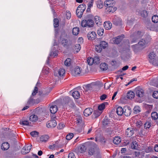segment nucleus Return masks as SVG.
<instances>
[{"label":"nucleus","mask_w":158,"mask_h":158,"mask_svg":"<svg viewBox=\"0 0 158 158\" xmlns=\"http://www.w3.org/2000/svg\"><path fill=\"white\" fill-rule=\"evenodd\" d=\"M94 24V22L91 19L87 20H83L81 22V25L83 27H93Z\"/></svg>","instance_id":"1"},{"label":"nucleus","mask_w":158,"mask_h":158,"mask_svg":"<svg viewBox=\"0 0 158 158\" xmlns=\"http://www.w3.org/2000/svg\"><path fill=\"white\" fill-rule=\"evenodd\" d=\"M135 92L136 96L142 97L144 94L143 90L140 87H137L135 89Z\"/></svg>","instance_id":"2"},{"label":"nucleus","mask_w":158,"mask_h":158,"mask_svg":"<svg viewBox=\"0 0 158 158\" xmlns=\"http://www.w3.org/2000/svg\"><path fill=\"white\" fill-rule=\"evenodd\" d=\"M32 147V145L27 144L23 147L21 150V153L23 154H26L28 153L30 151Z\"/></svg>","instance_id":"3"},{"label":"nucleus","mask_w":158,"mask_h":158,"mask_svg":"<svg viewBox=\"0 0 158 158\" xmlns=\"http://www.w3.org/2000/svg\"><path fill=\"white\" fill-rule=\"evenodd\" d=\"M57 125V123L55 119H52L51 118V119L48 121L47 123V127H54Z\"/></svg>","instance_id":"4"},{"label":"nucleus","mask_w":158,"mask_h":158,"mask_svg":"<svg viewBox=\"0 0 158 158\" xmlns=\"http://www.w3.org/2000/svg\"><path fill=\"white\" fill-rule=\"evenodd\" d=\"M131 113V108L129 106H125L123 107V114L126 116H129Z\"/></svg>","instance_id":"5"},{"label":"nucleus","mask_w":158,"mask_h":158,"mask_svg":"<svg viewBox=\"0 0 158 158\" xmlns=\"http://www.w3.org/2000/svg\"><path fill=\"white\" fill-rule=\"evenodd\" d=\"M112 22L116 26H120L122 24V20L121 19L115 16L113 18Z\"/></svg>","instance_id":"6"},{"label":"nucleus","mask_w":158,"mask_h":158,"mask_svg":"<svg viewBox=\"0 0 158 158\" xmlns=\"http://www.w3.org/2000/svg\"><path fill=\"white\" fill-rule=\"evenodd\" d=\"M124 37V35H122L114 38L113 40L114 43L116 44H119Z\"/></svg>","instance_id":"7"},{"label":"nucleus","mask_w":158,"mask_h":158,"mask_svg":"<svg viewBox=\"0 0 158 158\" xmlns=\"http://www.w3.org/2000/svg\"><path fill=\"white\" fill-rule=\"evenodd\" d=\"M97 35L94 32L92 31L89 32L87 34V37L89 40H94L96 37Z\"/></svg>","instance_id":"8"},{"label":"nucleus","mask_w":158,"mask_h":158,"mask_svg":"<svg viewBox=\"0 0 158 158\" xmlns=\"http://www.w3.org/2000/svg\"><path fill=\"white\" fill-rule=\"evenodd\" d=\"M81 70V69L80 67L78 66H77L72 71V74L73 76H76L80 73Z\"/></svg>","instance_id":"9"},{"label":"nucleus","mask_w":158,"mask_h":158,"mask_svg":"<svg viewBox=\"0 0 158 158\" xmlns=\"http://www.w3.org/2000/svg\"><path fill=\"white\" fill-rule=\"evenodd\" d=\"M117 8L114 6H109L106 8L105 11L107 13H113L116 10Z\"/></svg>","instance_id":"10"},{"label":"nucleus","mask_w":158,"mask_h":158,"mask_svg":"<svg viewBox=\"0 0 158 158\" xmlns=\"http://www.w3.org/2000/svg\"><path fill=\"white\" fill-rule=\"evenodd\" d=\"M104 5L106 7L109 6H114V0H106L105 1Z\"/></svg>","instance_id":"11"},{"label":"nucleus","mask_w":158,"mask_h":158,"mask_svg":"<svg viewBox=\"0 0 158 158\" xmlns=\"http://www.w3.org/2000/svg\"><path fill=\"white\" fill-rule=\"evenodd\" d=\"M127 43L126 44H124L123 45L122 47V50L123 51H126V52H129L130 51V45L129 43L128 40H127Z\"/></svg>","instance_id":"12"},{"label":"nucleus","mask_w":158,"mask_h":158,"mask_svg":"<svg viewBox=\"0 0 158 158\" xmlns=\"http://www.w3.org/2000/svg\"><path fill=\"white\" fill-rule=\"evenodd\" d=\"M134 133V131L132 128H128L126 130L125 135L127 137L131 136Z\"/></svg>","instance_id":"13"},{"label":"nucleus","mask_w":158,"mask_h":158,"mask_svg":"<svg viewBox=\"0 0 158 158\" xmlns=\"http://www.w3.org/2000/svg\"><path fill=\"white\" fill-rule=\"evenodd\" d=\"M136 33V32L135 31L133 34H132L130 36L131 39V43L135 42L139 38V36H137L138 34Z\"/></svg>","instance_id":"14"},{"label":"nucleus","mask_w":158,"mask_h":158,"mask_svg":"<svg viewBox=\"0 0 158 158\" xmlns=\"http://www.w3.org/2000/svg\"><path fill=\"white\" fill-rule=\"evenodd\" d=\"M90 145L89 143H86L81 145L80 150L81 153L85 152L87 146H89Z\"/></svg>","instance_id":"15"},{"label":"nucleus","mask_w":158,"mask_h":158,"mask_svg":"<svg viewBox=\"0 0 158 158\" xmlns=\"http://www.w3.org/2000/svg\"><path fill=\"white\" fill-rule=\"evenodd\" d=\"M93 112V110L91 108H87L84 111V114L85 116L90 115Z\"/></svg>","instance_id":"16"},{"label":"nucleus","mask_w":158,"mask_h":158,"mask_svg":"<svg viewBox=\"0 0 158 158\" xmlns=\"http://www.w3.org/2000/svg\"><path fill=\"white\" fill-rule=\"evenodd\" d=\"M102 111H100L98 109L94 110V113L92 115L93 118L95 119L99 116L102 113Z\"/></svg>","instance_id":"17"},{"label":"nucleus","mask_w":158,"mask_h":158,"mask_svg":"<svg viewBox=\"0 0 158 158\" xmlns=\"http://www.w3.org/2000/svg\"><path fill=\"white\" fill-rule=\"evenodd\" d=\"M19 123L21 125L24 126H31V123H29V122L26 120H20Z\"/></svg>","instance_id":"18"},{"label":"nucleus","mask_w":158,"mask_h":158,"mask_svg":"<svg viewBox=\"0 0 158 158\" xmlns=\"http://www.w3.org/2000/svg\"><path fill=\"white\" fill-rule=\"evenodd\" d=\"M57 107L56 105H52L50 107V111L52 114H54L57 111Z\"/></svg>","instance_id":"19"},{"label":"nucleus","mask_w":158,"mask_h":158,"mask_svg":"<svg viewBox=\"0 0 158 158\" xmlns=\"http://www.w3.org/2000/svg\"><path fill=\"white\" fill-rule=\"evenodd\" d=\"M112 23L109 21L104 22V27L106 30L110 29L112 27Z\"/></svg>","instance_id":"20"},{"label":"nucleus","mask_w":158,"mask_h":158,"mask_svg":"<svg viewBox=\"0 0 158 158\" xmlns=\"http://www.w3.org/2000/svg\"><path fill=\"white\" fill-rule=\"evenodd\" d=\"M116 113L119 116H121L123 114V108L119 106L116 109Z\"/></svg>","instance_id":"21"},{"label":"nucleus","mask_w":158,"mask_h":158,"mask_svg":"<svg viewBox=\"0 0 158 158\" xmlns=\"http://www.w3.org/2000/svg\"><path fill=\"white\" fill-rule=\"evenodd\" d=\"M10 147L9 143L7 142H5L3 143L1 146L2 149L5 150H7Z\"/></svg>","instance_id":"22"},{"label":"nucleus","mask_w":158,"mask_h":158,"mask_svg":"<svg viewBox=\"0 0 158 158\" xmlns=\"http://www.w3.org/2000/svg\"><path fill=\"white\" fill-rule=\"evenodd\" d=\"M156 56L154 52H151L149 55V61L150 63H152L153 60H154Z\"/></svg>","instance_id":"23"},{"label":"nucleus","mask_w":158,"mask_h":158,"mask_svg":"<svg viewBox=\"0 0 158 158\" xmlns=\"http://www.w3.org/2000/svg\"><path fill=\"white\" fill-rule=\"evenodd\" d=\"M108 104L107 102H105L102 103L98 106V110L100 111H102V110H103L105 109V105H107Z\"/></svg>","instance_id":"24"},{"label":"nucleus","mask_w":158,"mask_h":158,"mask_svg":"<svg viewBox=\"0 0 158 158\" xmlns=\"http://www.w3.org/2000/svg\"><path fill=\"white\" fill-rule=\"evenodd\" d=\"M127 96L128 98L131 99L134 98L135 93L132 91H129L127 94Z\"/></svg>","instance_id":"25"},{"label":"nucleus","mask_w":158,"mask_h":158,"mask_svg":"<svg viewBox=\"0 0 158 158\" xmlns=\"http://www.w3.org/2000/svg\"><path fill=\"white\" fill-rule=\"evenodd\" d=\"M148 43V41L144 39H142L138 43L139 45L141 46H144Z\"/></svg>","instance_id":"26"},{"label":"nucleus","mask_w":158,"mask_h":158,"mask_svg":"<svg viewBox=\"0 0 158 158\" xmlns=\"http://www.w3.org/2000/svg\"><path fill=\"white\" fill-rule=\"evenodd\" d=\"M100 68L102 70H106L108 68V65L106 63H102L100 65Z\"/></svg>","instance_id":"27"},{"label":"nucleus","mask_w":158,"mask_h":158,"mask_svg":"<svg viewBox=\"0 0 158 158\" xmlns=\"http://www.w3.org/2000/svg\"><path fill=\"white\" fill-rule=\"evenodd\" d=\"M72 96L75 99H78L80 96L79 92L77 91H75L72 93Z\"/></svg>","instance_id":"28"},{"label":"nucleus","mask_w":158,"mask_h":158,"mask_svg":"<svg viewBox=\"0 0 158 158\" xmlns=\"http://www.w3.org/2000/svg\"><path fill=\"white\" fill-rule=\"evenodd\" d=\"M94 19L95 23L98 26L101 24V19L98 16H95L94 17Z\"/></svg>","instance_id":"29"},{"label":"nucleus","mask_w":158,"mask_h":158,"mask_svg":"<svg viewBox=\"0 0 158 158\" xmlns=\"http://www.w3.org/2000/svg\"><path fill=\"white\" fill-rule=\"evenodd\" d=\"M141 111V108L139 106H135L133 110V112L135 114H139Z\"/></svg>","instance_id":"30"},{"label":"nucleus","mask_w":158,"mask_h":158,"mask_svg":"<svg viewBox=\"0 0 158 158\" xmlns=\"http://www.w3.org/2000/svg\"><path fill=\"white\" fill-rule=\"evenodd\" d=\"M38 119V117L35 114H32L30 117V120L32 122H35Z\"/></svg>","instance_id":"31"},{"label":"nucleus","mask_w":158,"mask_h":158,"mask_svg":"<svg viewBox=\"0 0 158 158\" xmlns=\"http://www.w3.org/2000/svg\"><path fill=\"white\" fill-rule=\"evenodd\" d=\"M120 138L118 137H115L113 140V143L116 144H118L121 142Z\"/></svg>","instance_id":"32"},{"label":"nucleus","mask_w":158,"mask_h":158,"mask_svg":"<svg viewBox=\"0 0 158 158\" xmlns=\"http://www.w3.org/2000/svg\"><path fill=\"white\" fill-rule=\"evenodd\" d=\"M49 138V136L48 135H44L40 137V141L42 142H46Z\"/></svg>","instance_id":"33"},{"label":"nucleus","mask_w":158,"mask_h":158,"mask_svg":"<svg viewBox=\"0 0 158 158\" xmlns=\"http://www.w3.org/2000/svg\"><path fill=\"white\" fill-rule=\"evenodd\" d=\"M84 11H82L80 9H77L76 13L77 17L79 18H81L82 17Z\"/></svg>","instance_id":"34"},{"label":"nucleus","mask_w":158,"mask_h":158,"mask_svg":"<svg viewBox=\"0 0 158 158\" xmlns=\"http://www.w3.org/2000/svg\"><path fill=\"white\" fill-rule=\"evenodd\" d=\"M79 28L77 27H75L73 29L72 32L74 35H77L79 34Z\"/></svg>","instance_id":"35"},{"label":"nucleus","mask_w":158,"mask_h":158,"mask_svg":"<svg viewBox=\"0 0 158 158\" xmlns=\"http://www.w3.org/2000/svg\"><path fill=\"white\" fill-rule=\"evenodd\" d=\"M138 144L136 141H133L131 144V146L132 149H136L138 148Z\"/></svg>","instance_id":"36"},{"label":"nucleus","mask_w":158,"mask_h":158,"mask_svg":"<svg viewBox=\"0 0 158 158\" xmlns=\"http://www.w3.org/2000/svg\"><path fill=\"white\" fill-rule=\"evenodd\" d=\"M64 100L65 102L64 106L66 107H67V105L68 103H69L70 101L72 100L71 99L68 97H65Z\"/></svg>","instance_id":"37"},{"label":"nucleus","mask_w":158,"mask_h":158,"mask_svg":"<svg viewBox=\"0 0 158 158\" xmlns=\"http://www.w3.org/2000/svg\"><path fill=\"white\" fill-rule=\"evenodd\" d=\"M35 103V101L32 96H31L27 102L28 105H32Z\"/></svg>","instance_id":"38"},{"label":"nucleus","mask_w":158,"mask_h":158,"mask_svg":"<svg viewBox=\"0 0 158 158\" xmlns=\"http://www.w3.org/2000/svg\"><path fill=\"white\" fill-rule=\"evenodd\" d=\"M151 115L152 119L154 120H156L158 118V114L156 112H152Z\"/></svg>","instance_id":"39"},{"label":"nucleus","mask_w":158,"mask_h":158,"mask_svg":"<svg viewBox=\"0 0 158 158\" xmlns=\"http://www.w3.org/2000/svg\"><path fill=\"white\" fill-rule=\"evenodd\" d=\"M100 45L102 48H105L107 47L108 44L106 41H103L101 42Z\"/></svg>","instance_id":"40"},{"label":"nucleus","mask_w":158,"mask_h":158,"mask_svg":"<svg viewBox=\"0 0 158 158\" xmlns=\"http://www.w3.org/2000/svg\"><path fill=\"white\" fill-rule=\"evenodd\" d=\"M97 6L99 8H102L103 6L102 1L101 0H98L97 2Z\"/></svg>","instance_id":"41"},{"label":"nucleus","mask_w":158,"mask_h":158,"mask_svg":"<svg viewBox=\"0 0 158 158\" xmlns=\"http://www.w3.org/2000/svg\"><path fill=\"white\" fill-rule=\"evenodd\" d=\"M54 26L55 27H58L59 24V21L58 19L55 18L53 20Z\"/></svg>","instance_id":"42"},{"label":"nucleus","mask_w":158,"mask_h":158,"mask_svg":"<svg viewBox=\"0 0 158 158\" xmlns=\"http://www.w3.org/2000/svg\"><path fill=\"white\" fill-rule=\"evenodd\" d=\"M86 8V6L84 4H82L79 5L77 9H80L82 11H84Z\"/></svg>","instance_id":"43"},{"label":"nucleus","mask_w":158,"mask_h":158,"mask_svg":"<svg viewBox=\"0 0 158 158\" xmlns=\"http://www.w3.org/2000/svg\"><path fill=\"white\" fill-rule=\"evenodd\" d=\"M95 152L94 147H90L88 150V153L90 155H92Z\"/></svg>","instance_id":"44"},{"label":"nucleus","mask_w":158,"mask_h":158,"mask_svg":"<svg viewBox=\"0 0 158 158\" xmlns=\"http://www.w3.org/2000/svg\"><path fill=\"white\" fill-rule=\"evenodd\" d=\"M71 63V59L69 58H67L64 61V64L66 66H69Z\"/></svg>","instance_id":"45"},{"label":"nucleus","mask_w":158,"mask_h":158,"mask_svg":"<svg viewBox=\"0 0 158 158\" xmlns=\"http://www.w3.org/2000/svg\"><path fill=\"white\" fill-rule=\"evenodd\" d=\"M152 21L155 23H156L158 22V16L157 15H154L152 18Z\"/></svg>","instance_id":"46"},{"label":"nucleus","mask_w":158,"mask_h":158,"mask_svg":"<svg viewBox=\"0 0 158 158\" xmlns=\"http://www.w3.org/2000/svg\"><path fill=\"white\" fill-rule=\"evenodd\" d=\"M104 29L103 28H100L98 29L97 33L98 35L100 36L102 35L104 33Z\"/></svg>","instance_id":"47"},{"label":"nucleus","mask_w":158,"mask_h":158,"mask_svg":"<svg viewBox=\"0 0 158 158\" xmlns=\"http://www.w3.org/2000/svg\"><path fill=\"white\" fill-rule=\"evenodd\" d=\"M87 63L89 65H92L94 63V60L92 57L88 58L87 60Z\"/></svg>","instance_id":"48"},{"label":"nucleus","mask_w":158,"mask_h":158,"mask_svg":"<svg viewBox=\"0 0 158 158\" xmlns=\"http://www.w3.org/2000/svg\"><path fill=\"white\" fill-rule=\"evenodd\" d=\"M102 48L100 45H96L95 46V50L97 52H101L102 51Z\"/></svg>","instance_id":"49"},{"label":"nucleus","mask_w":158,"mask_h":158,"mask_svg":"<svg viewBox=\"0 0 158 158\" xmlns=\"http://www.w3.org/2000/svg\"><path fill=\"white\" fill-rule=\"evenodd\" d=\"M65 73V70L63 69H60L58 71V74L60 76H63V75Z\"/></svg>","instance_id":"50"},{"label":"nucleus","mask_w":158,"mask_h":158,"mask_svg":"<svg viewBox=\"0 0 158 158\" xmlns=\"http://www.w3.org/2000/svg\"><path fill=\"white\" fill-rule=\"evenodd\" d=\"M132 48L133 50L135 52H137L139 50L138 45L137 44L132 45Z\"/></svg>","instance_id":"51"},{"label":"nucleus","mask_w":158,"mask_h":158,"mask_svg":"<svg viewBox=\"0 0 158 158\" xmlns=\"http://www.w3.org/2000/svg\"><path fill=\"white\" fill-rule=\"evenodd\" d=\"M93 59L94 60L93 64H97L99 63V59L98 57L95 56L93 58Z\"/></svg>","instance_id":"52"},{"label":"nucleus","mask_w":158,"mask_h":158,"mask_svg":"<svg viewBox=\"0 0 158 158\" xmlns=\"http://www.w3.org/2000/svg\"><path fill=\"white\" fill-rule=\"evenodd\" d=\"M30 135L33 137H36L38 136L39 132L36 131H34L31 132L30 133Z\"/></svg>","instance_id":"53"},{"label":"nucleus","mask_w":158,"mask_h":158,"mask_svg":"<svg viewBox=\"0 0 158 158\" xmlns=\"http://www.w3.org/2000/svg\"><path fill=\"white\" fill-rule=\"evenodd\" d=\"M73 136V133L69 134L66 136V139L68 140H70L72 139Z\"/></svg>","instance_id":"54"},{"label":"nucleus","mask_w":158,"mask_h":158,"mask_svg":"<svg viewBox=\"0 0 158 158\" xmlns=\"http://www.w3.org/2000/svg\"><path fill=\"white\" fill-rule=\"evenodd\" d=\"M151 127V123L149 122L146 123L144 124V127L146 129H149Z\"/></svg>","instance_id":"55"},{"label":"nucleus","mask_w":158,"mask_h":158,"mask_svg":"<svg viewBox=\"0 0 158 158\" xmlns=\"http://www.w3.org/2000/svg\"><path fill=\"white\" fill-rule=\"evenodd\" d=\"M81 48V46L79 44H77L75 45L74 48L77 52H78Z\"/></svg>","instance_id":"56"},{"label":"nucleus","mask_w":158,"mask_h":158,"mask_svg":"<svg viewBox=\"0 0 158 158\" xmlns=\"http://www.w3.org/2000/svg\"><path fill=\"white\" fill-rule=\"evenodd\" d=\"M68 43V41L67 39H62L61 41V44L64 46L65 45H66Z\"/></svg>","instance_id":"57"},{"label":"nucleus","mask_w":158,"mask_h":158,"mask_svg":"<svg viewBox=\"0 0 158 158\" xmlns=\"http://www.w3.org/2000/svg\"><path fill=\"white\" fill-rule=\"evenodd\" d=\"M68 106L72 108H74L75 106V104L71 100V101H70L69 103H68L67 106Z\"/></svg>","instance_id":"58"},{"label":"nucleus","mask_w":158,"mask_h":158,"mask_svg":"<svg viewBox=\"0 0 158 158\" xmlns=\"http://www.w3.org/2000/svg\"><path fill=\"white\" fill-rule=\"evenodd\" d=\"M153 97L155 98H158V91H154L152 94Z\"/></svg>","instance_id":"59"},{"label":"nucleus","mask_w":158,"mask_h":158,"mask_svg":"<svg viewBox=\"0 0 158 158\" xmlns=\"http://www.w3.org/2000/svg\"><path fill=\"white\" fill-rule=\"evenodd\" d=\"M152 150V148L151 147H147L145 149V152L147 153L151 152Z\"/></svg>","instance_id":"60"},{"label":"nucleus","mask_w":158,"mask_h":158,"mask_svg":"<svg viewBox=\"0 0 158 158\" xmlns=\"http://www.w3.org/2000/svg\"><path fill=\"white\" fill-rule=\"evenodd\" d=\"M109 124V122L108 119H104L103 121V124L104 126H106Z\"/></svg>","instance_id":"61"},{"label":"nucleus","mask_w":158,"mask_h":158,"mask_svg":"<svg viewBox=\"0 0 158 158\" xmlns=\"http://www.w3.org/2000/svg\"><path fill=\"white\" fill-rule=\"evenodd\" d=\"M65 126L64 124L63 123H60L57 126V128L59 129H61L63 128Z\"/></svg>","instance_id":"62"},{"label":"nucleus","mask_w":158,"mask_h":158,"mask_svg":"<svg viewBox=\"0 0 158 158\" xmlns=\"http://www.w3.org/2000/svg\"><path fill=\"white\" fill-rule=\"evenodd\" d=\"M68 158H76V157L74 153L73 152H71L69 154Z\"/></svg>","instance_id":"63"},{"label":"nucleus","mask_w":158,"mask_h":158,"mask_svg":"<svg viewBox=\"0 0 158 158\" xmlns=\"http://www.w3.org/2000/svg\"><path fill=\"white\" fill-rule=\"evenodd\" d=\"M141 15L143 17H145L147 16V12L145 10H143L141 13Z\"/></svg>","instance_id":"64"}]
</instances>
